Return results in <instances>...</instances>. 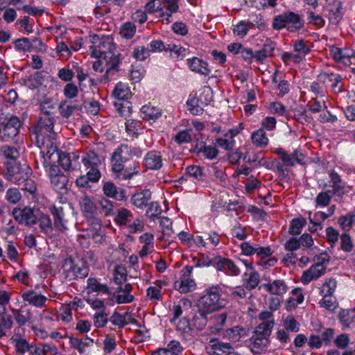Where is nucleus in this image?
Segmentation results:
<instances>
[{"label": "nucleus", "mask_w": 355, "mask_h": 355, "mask_svg": "<svg viewBox=\"0 0 355 355\" xmlns=\"http://www.w3.org/2000/svg\"><path fill=\"white\" fill-rule=\"evenodd\" d=\"M115 48L114 40L111 36L94 35L89 50L91 55L98 59L99 66L105 64L106 67H119L121 60L119 54L114 52Z\"/></svg>", "instance_id": "obj_1"}, {"label": "nucleus", "mask_w": 355, "mask_h": 355, "mask_svg": "<svg viewBox=\"0 0 355 355\" xmlns=\"http://www.w3.org/2000/svg\"><path fill=\"white\" fill-rule=\"evenodd\" d=\"M226 304L227 300L222 297V290L218 286L205 289L198 300L199 309L209 313L224 308Z\"/></svg>", "instance_id": "obj_2"}, {"label": "nucleus", "mask_w": 355, "mask_h": 355, "mask_svg": "<svg viewBox=\"0 0 355 355\" xmlns=\"http://www.w3.org/2000/svg\"><path fill=\"white\" fill-rule=\"evenodd\" d=\"M304 26L302 17L293 12H285L276 16L272 22V27L276 30L286 28L290 32H295Z\"/></svg>", "instance_id": "obj_3"}, {"label": "nucleus", "mask_w": 355, "mask_h": 355, "mask_svg": "<svg viewBox=\"0 0 355 355\" xmlns=\"http://www.w3.org/2000/svg\"><path fill=\"white\" fill-rule=\"evenodd\" d=\"M134 154L135 155L141 156V152L139 148L128 146L122 144L119 146L112 153L111 157L112 169L113 172H122L124 163H127L130 160L128 156Z\"/></svg>", "instance_id": "obj_4"}, {"label": "nucleus", "mask_w": 355, "mask_h": 355, "mask_svg": "<svg viewBox=\"0 0 355 355\" xmlns=\"http://www.w3.org/2000/svg\"><path fill=\"white\" fill-rule=\"evenodd\" d=\"M22 124L20 119L15 115L5 117L3 120L1 118L0 140L4 142L12 141L19 135Z\"/></svg>", "instance_id": "obj_5"}, {"label": "nucleus", "mask_w": 355, "mask_h": 355, "mask_svg": "<svg viewBox=\"0 0 355 355\" xmlns=\"http://www.w3.org/2000/svg\"><path fill=\"white\" fill-rule=\"evenodd\" d=\"M31 174V168L26 164L8 163L4 173L6 179L14 184H21Z\"/></svg>", "instance_id": "obj_6"}, {"label": "nucleus", "mask_w": 355, "mask_h": 355, "mask_svg": "<svg viewBox=\"0 0 355 355\" xmlns=\"http://www.w3.org/2000/svg\"><path fill=\"white\" fill-rule=\"evenodd\" d=\"M54 218V227L55 229L64 231L67 230L68 218L71 214V209L69 204H61L53 205L50 209Z\"/></svg>", "instance_id": "obj_7"}, {"label": "nucleus", "mask_w": 355, "mask_h": 355, "mask_svg": "<svg viewBox=\"0 0 355 355\" xmlns=\"http://www.w3.org/2000/svg\"><path fill=\"white\" fill-rule=\"evenodd\" d=\"M192 271V266L184 267L180 271V279L174 282V288L180 293H187L196 289V284L191 278Z\"/></svg>", "instance_id": "obj_8"}, {"label": "nucleus", "mask_w": 355, "mask_h": 355, "mask_svg": "<svg viewBox=\"0 0 355 355\" xmlns=\"http://www.w3.org/2000/svg\"><path fill=\"white\" fill-rule=\"evenodd\" d=\"M54 119L53 117L47 115L41 116L40 119L35 127V132L37 135V138L44 137L48 139H54L55 134L53 132Z\"/></svg>", "instance_id": "obj_9"}, {"label": "nucleus", "mask_w": 355, "mask_h": 355, "mask_svg": "<svg viewBox=\"0 0 355 355\" xmlns=\"http://www.w3.org/2000/svg\"><path fill=\"white\" fill-rule=\"evenodd\" d=\"M12 216L19 224L26 226H32L37 221V214L30 207L13 209Z\"/></svg>", "instance_id": "obj_10"}, {"label": "nucleus", "mask_w": 355, "mask_h": 355, "mask_svg": "<svg viewBox=\"0 0 355 355\" xmlns=\"http://www.w3.org/2000/svg\"><path fill=\"white\" fill-rule=\"evenodd\" d=\"M10 341L14 345L16 355H26V353L29 352L31 344L26 340L23 329L16 328Z\"/></svg>", "instance_id": "obj_11"}, {"label": "nucleus", "mask_w": 355, "mask_h": 355, "mask_svg": "<svg viewBox=\"0 0 355 355\" xmlns=\"http://www.w3.org/2000/svg\"><path fill=\"white\" fill-rule=\"evenodd\" d=\"M209 95V87H205L202 89L201 94L198 98L194 96H189V99L187 101L188 109L194 115H200L203 112V106L208 105V100L203 98V96Z\"/></svg>", "instance_id": "obj_12"}, {"label": "nucleus", "mask_w": 355, "mask_h": 355, "mask_svg": "<svg viewBox=\"0 0 355 355\" xmlns=\"http://www.w3.org/2000/svg\"><path fill=\"white\" fill-rule=\"evenodd\" d=\"M80 205L84 215L87 218L89 223L94 225L100 227V219L96 216L97 209L92 200L85 196L80 201Z\"/></svg>", "instance_id": "obj_13"}, {"label": "nucleus", "mask_w": 355, "mask_h": 355, "mask_svg": "<svg viewBox=\"0 0 355 355\" xmlns=\"http://www.w3.org/2000/svg\"><path fill=\"white\" fill-rule=\"evenodd\" d=\"M326 268L322 265L313 264L309 269L304 270L300 278L301 282L306 285L311 281L316 280L324 275Z\"/></svg>", "instance_id": "obj_14"}, {"label": "nucleus", "mask_w": 355, "mask_h": 355, "mask_svg": "<svg viewBox=\"0 0 355 355\" xmlns=\"http://www.w3.org/2000/svg\"><path fill=\"white\" fill-rule=\"evenodd\" d=\"M82 110V106L77 101H62L58 106V110L62 117L69 119L75 112Z\"/></svg>", "instance_id": "obj_15"}, {"label": "nucleus", "mask_w": 355, "mask_h": 355, "mask_svg": "<svg viewBox=\"0 0 355 355\" xmlns=\"http://www.w3.org/2000/svg\"><path fill=\"white\" fill-rule=\"evenodd\" d=\"M21 298L30 305L42 308L47 301V297L33 290H28L21 294Z\"/></svg>", "instance_id": "obj_16"}, {"label": "nucleus", "mask_w": 355, "mask_h": 355, "mask_svg": "<svg viewBox=\"0 0 355 355\" xmlns=\"http://www.w3.org/2000/svg\"><path fill=\"white\" fill-rule=\"evenodd\" d=\"M144 165L150 170H159L163 165V159L159 151L151 150L144 157Z\"/></svg>", "instance_id": "obj_17"}, {"label": "nucleus", "mask_w": 355, "mask_h": 355, "mask_svg": "<svg viewBox=\"0 0 355 355\" xmlns=\"http://www.w3.org/2000/svg\"><path fill=\"white\" fill-rule=\"evenodd\" d=\"M263 287L270 294L276 296H282L288 290V286L282 279H275L272 282L264 284Z\"/></svg>", "instance_id": "obj_18"}, {"label": "nucleus", "mask_w": 355, "mask_h": 355, "mask_svg": "<svg viewBox=\"0 0 355 355\" xmlns=\"http://www.w3.org/2000/svg\"><path fill=\"white\" fill-rule=\"evenodd\" d=\"M60 153L58 150L57 146L51 142L50 146H47V151L45 154L43 152H40V162L42 164L44 168H47L49 164L56 162Z\"/></svg>", "instance_id": "obj_19"}, {"label": "nucleus", "mask_w": 355, "mask_h": 355, "mask_svg": "<svg viewBox=\"0 0 355 355\" xmlns=\"http://www.w3.org/2000/svg\"><path fill=\"white\" fill-rule=\"evenodd\" d=\"M227 314L225 312L215 314L209 320V327L212 334L219 333L224 327Z\"/></svg>", "instance_id": "obj_20"}, {"label": "nucleus", "mask_w": 355, "mask_h": 355, "mask_svg": "<svg viewBox=\"0 0 355 355\" xmlns=\"http://www.w3.org/2000/svg\"><path fill=\"white\" fill-rule=\"evenodd\" d=\"M93 343L94 340L89 337L85 338L69 337V345L71 347L77 350L80 354H84L87 349L91 347Z\"/></svg>", "instance_id": "obj_21"}, {"label": "nucleus", "mask_w": 355, "mask_h": 355, "mask_svg": "<svg viewBox=\"0 0 355 355\" xmlns=\"http://www.w3.org/2000/svg\"><path fill=\"white\" fill-rule=\"evenodd\" d=\"M151 197V191L149 189H144L141 192L135 193L131 200L134 205L139 209H143L148 205Z\"/></svg>", "instance_id": "obj_22"}, {"label": "nucleus", "mask_w": 355, "mask_h": 355, "mask_svg": "<svg viewBox=\"0 0 355 355\" xmlns=\"http://www.w3.org/2000/svg\"><path fill=\"white\" fill-rule=\"evenodd\" d=\"M139 164L135 160H130L125 164H123L122 172H115L120 173L124 180L131 179L133 175L139 173Z\"/></svg>", "instance_id": "obj_23"}, {"label": "nucleus", "mask_w": 355, "mask_h": 355, "mask_svg": "<svg viewBox=\"0 0 355 355\" xmlns=\"http://www.w3.org/2000/svg\"><path fill=\"white\" fill-rule=\"evenodd\" d=\"M337 281L334 278L327 279L320 288L322 297H332L337 288Z\"/></svg>", "instance_id": "obj_24"}, {"label": "nucleus", "mask_w": 355, "mask_h": 355, "mask_svg": "<svg viewBox=\"0 0 355 355\" xmlns=\"http://www.w3.org/2000/svg\"><path fill=\"white\" fill-rule=\"evenodd\" d=\"M112 95L117 101H125L131 96V92L126 85L119 83L116 85Z\"/></svg>", "instance_id": "obj_25"}, {"label": "nucleus", "mask_w": 355, "mask_h": 355, "mask_svg": "<svg viewBox=\"0 0 355 355\" xmlns=\"http://www.w3.org/2000/svg\"><path fill=\"white\" fill-rule=\"evenodd\" d=\"M273 326V321L262 322L256 327L254 331V336L268 339V337L271 334Z\"/></svg>", "instance_id": "obj_26"}, {"label": "nucleus", "mask_w": 355, "mask_h": 355, "mask_svg": "<svg viewBox=\"0 0 355 355\" xmlns=\"http://www.w3.org/2000/svg\"><path fill=\"white\" fill-rule=\"evenodd\" d=\"M104 194L109 197L113 198L118 200H122L125 197L124 191L122 190L119 194L117 191V187L112 182H107L104 184L103 188Z\"/></svg>", "instance_id": "obj_27"}, {"label": "nucleus", "mask_w": 355, "mask_h": 355, "mask_svg": "<svg viewBox=\"0 0 355 355\" xmlns=\"http://www.w3.org/2000/svg\"><path fill=\"white\" fill-rule=\"evenodd\" d=\"M81 161L87 169H89L92 166H99L101 164L99 157L94 151H89L87 153H85L81 157Z\"/></svg>", "instance_id": "obj_28"}, {"label": "nucleus", "mask_w": 355, "mask_h": 355, "mask_svg": "<svg viewBox=\"0 0 355 355\" xmlns=\"http://www.w3.org/2000/svg\"><path fill=\"white\" fill-rule=\"evenodd\" d=\"M141 117L145 120H155L158 119L161 114V110L154 106L144 105L141 109Z\"/></svg>", "instance_id": "obj_29"}, {"label": "nucleus", "mask_w": 355, "mask_h": 355, "mask_svg": "<svg viewBox=\"0 0 355 355\" xmlns=\"http://www.w3.org/2000/svg\"><path fill=\"white\" fill-rule=\"evenodd\" d=\"M214 353L218 355H239L235 352L233 347L229 343H216L211 345Z\"/></svg>", "instance_id": "obj_30"}, {"label": "nucleus", "mask_w": 355, "mask_h": 355, "mask_svg": "<svg viewBox=\"0 0 355 355\" xmlns=\"http://www.w3.org/2000/svg\"><path fill=\"white\" fill-rule=\"evenodd\" d=\"M196 148L198 149V153H202L203 156L208 159L216 158L218 154V150L215 147L207 146L204 142L197 146Z\"/></svg>", "instance_id": "obj_31"}, {"label": "nucleus", "mask_w": 355, "mask_h": 355, "mask_svg": "<svg viewBox=\"0 0 355 355\" xmlns=\"http://www.w3.org/2000/svg\"><path fill=\"white\" fill-rule=\"evenodd\" d=\"M165 51H169L170 56L177 60H182L186 54L184 48L175 44H166Z\"/></svg>", "instance_id": "obj_32"}, {"label": "nucleus", "mask_w": 355, "mask_h": 355, "mask_svg": "<svg viewBox=\"0 0 355 355\" xmlns=\"http://www.w3.org/2000/svg\"><path fill=\"white\" fill-rule=\"evenodd\" d=\"M87 289L89 293L98 292L105 294H110V290L107 285L100 284L96 279L89 278L87 279Z\"/></svg>", "instance_id": "obj_33"}, {"label": "nucleus", "mask_w": 355, "mask_h": 355, "mask_svg": "<svg viewBox=\"0 0 355 355\" xmlns=\"http://www.w3.org/2000/svg\"><path fill=\"white\" fill-rule=\"evenodd\" d=\"M244 284L248 290L254 289L260 282L259 274L257 272H251L244 274Z\"/></svg>", "instance_id": "obj_34"}, {"label": "nucleus", "mask_w": 355, "mask_h": 355, "mask_svg": "<svg viewBox=\"0 0 355 355\" xmlns=\"http://www.w3.org/2000/svg\"><path fill=\"white\" fill-rule=\"evenodd\" d=\"M252 140L254 145L261 148L266 146L268 144V139L266 137L265 131L262 128H260L252 133Z\"/></svg>", "instance_id": "obj_35"}, {"label": "nucleus", "mask_w": 355, "mask_h": 355, "mask_svg": "<svg viewBox=\"0 0 355 355\" xmlns=\"http://www.w3.org/2000/svg\"><path fill=\"white\" fill-rule=\"evenodd\" d=\"M119 33L123 38L130 40L136 33V26L132 22H125L121 26Z\"/></svg>", "instance_id": "obj_36"}, {"label": "nucleus", "mask_w": 355, "mask_h": 355, "mask_svg": "<svg viewBox=\"0 0 355 355\" xmlns=\"http://www.w3.org/2000/svg\"><path fill=\"white\" fill-rule=\"evenodd\" d=\"M253 342L251 343V350L254 354H259L265 350L268 345V340L266 338L252 336Z\"/></svg>", "instance_id": "obj_37"}, {"label": "nucleus", "mask_w": 355, "mask_h": 355, "mask_svg": "<svg viewBox=\"0 0 355 355\" xmlns=\"http://www.w3.org/2000/svg\"><path fill=\"white\" fill-rule=\"evenodd\" d=\"M343 9L342 3L338 2L334 5V7L329 11V21L333 24H338L343 17L341 10Z\"/></svg>", "instance_id": "obj_38"}, {"label": "nucleus", "mask_w": 355, "mask_h": 355, "mask_svg": "<svg viewBox=\"0 0 355 355\" xmlns=\"http://www.w3.org/2000/svg\"><path fill=\"white\" fill-rule=\"evenodd\" d=\"M40 228L42 232L46 234L50 232L53 229V225L50 216L46 214H37V221Z\"/></svg>", "instance_id": "obj_39"}, {"label": "nucleus", "mask_w": 355, "mask_h": 355, "mask_svg": "<svg viewBox=\"0 0 355 355\" xmlns=\"http://www.w3.org/2000/svg\"><path fill=\"white\" fill-rule=\"evenodd\" d=\"M282 58L286 65L300 64L304 58L298 53L284 52L282 55Z\"/></svg>", "instance_id": "obj_40"}, {"label": "nucleus", "mask_w": 355, "mask_h": 355, "mask_svg": "<svg viewBox=\"0 0 355 355\" xmlns=\"http://www.w3.org/2000/svg\"><path fill=\"white\" fill-rule=\"evenodd\" d=\"M50 181L51 184L55 190L61 191L66 189L68 179L67 176H65L63 173H61L58 174V175L51 178Z\"/></svg>", "instance_id": "obj_41"}, {"label": "nucleus", "mask_w": 355, "mask_h": 355, "mask_svg": "<svg viewBox=\"0 0 355 355\" xmlns=\"http://www.w3.org/2000/svg\"><path fill=\"white\" fill-rule=\"evenodd\" d=\"M162 212V209L158 202H151L148 205L146 214L151 220H155Z\"/></svg>", "instance_id": "obj_42"}, {"label": "nucleus", "mask_w": 355, "mask_h": 355, "mask_svg": "<svg viewBox=\"0 0 355 355\" xmlns=\"http://www.w3.org/2000/svg\"><path fill=\"white\" fill-rule=\"evenodd\" d=\"M187 173L196 179L198 181H203L205 178V174L203 172L202 168L196 165L189 166L186 168Z\"/></svg>", "instance_id": "obj_43"}, {"label": "nucleus", "mask_w": 355, "mask_h": 355, "mask_svg": "<svg viewBox=\"0 0 355 355\" xmlns=\"http://www.w3.org/2000/svg\"><path fill=\"white\" fill-rule=\"evenodd\" d=\"M319 79L324 83H332L331 87L335 88L338 84L341 81L342 78L340 76L334 73H322L319 75Z\"/></svg>", "instance_id": "obj_44"}, {"label": "nucleus", "mask_w": 355, "mask_h": 355, "mask_svg": "<svg viewBox=\"0 0 355 355\" xmlns=\"http://www.w3.org/2000/svg\"><path fill=\"white\" fill-rule=\"evenodd\" d=\"M98 203L101 213L104 214L105 216H111L114 214V205L112 201L105 198H102L101 200H99Z\"/></svg>", "instance_id": "obj_45"}, {"label": "nucleus", "mask_w": 355, "mask_h": 355, "mask_svg": "<svg viewBox=\"0 0 355 355\" xmlns=\"http://www.w3.org/2000/svg\"><path fill=\"white\" fill-rule=\"evenodd\" d=\"M40 110L42 112V116L47 115L51 116L55 110V103L52 99L47 98L41 103Z\"/></svg>", "instance_id": "obj_46"}, {"label": "nucleus", "mask_w": 355, "mask_h": 355, "mask_svg": "<svg viewBox=\"0 0 355 355\" xmlns=\"http://www.w3.org/2000/svg\"><path fill=\"white\" fill-rule=\"evenodd\" d=\"M132 218V213L126 209H121L116 216H115L114 220L119 225H126L128 222H130Z\"/></svg>", "instance_id": "obj_47"}, {"label": "nucleus", "mask_w": 355, "mask_h": 355, "mask_svg": "<svg viewBox=\"0 0 355 355\" xmlns=\"http://www.w3.org/2000/svg\"><path fill=\"white\" fill-rule=\"evenodd\" d=\"M208 313L199 309L198 315L193 318L194 325L198 329L202 330L207 325L208 322L207 315Z\"/></svg>", "instance_id": "obj_48"}, {"label": "nucleus", "mask_w": 355, "mask_h": 355, "mask_svg": "<svg viewBox=\"0 0 355 355\" xmlns=\"http://www.w3.org/2000/svg\"><path fill=\"white\" fill-rule=\"evenodd\" d=\"M0 152L6 159L15 160L19 157V152L14 146L4 145L1 147Z\"/></svg>", "instance_id": "obj_49"}, {"label": "nucleus", "mask_w": 355, "mask_h": 355, "mask_svg": "<svg viewBox=\"0 0 355 355\" xmlns=\"http://www.w3.org/2000/svg\"><path fill=\"white\" fill-rule=\"evenodd\" d=\"M293 50L298 53L304 59L306 55L310 52L309 47L306 44L304 40H295L293 43Z\"/></svg>", "instance_id": "obj_50"}, {"label": "nucleus", "mask_w": 355, "mask_h": 355, "mask_svg": "<svg viewBox=\"0 0 355 355\" xmlns=\"http://www.w3.org/2000/svg\"><path fill=\"white\" fill-rule=\"evenodd\" d=\"M306 222L304 218L293 219L289 227V233L293 235L300 234L302 228L306 225Z\"/></svg>", "instance_id": "obj_51"}, {"label": "nucleus", "mask_w": 355, "mask_h": 355, "mask_svg": "<svg viewBox=\"0 0 355 355\" xmlns=\"http://www.w3.org/2000/svg\"><path fill=\"white\" fill-rule=\"evenodd\" d=\"M128 315V313L121 315L118 312H114L110 318V321L119 328H123L127 324L125 318Z\"/></svg>", "instance_id": "obj_52"}, {"label": "nucleus", "mask_w": 355, "mask_h": 355, "mask_svg": "<svg viewBox=\"0 0 355 355\" xmlns=\"http://www.w3.org/2000/svg\"><path fill=\"white\" fill-rule=\"evenodd\" d=\"M331 197V191L330 190L320 192L315 198L316 205L320 207L327 206L329 204Z\"/></svg>", "instance_id": "obj_53"}, {"label": "nucleus", "mask_w": 355, "mask_h": 355, "mask_svg": "<svg viewBox=\"0 0 355 355\" xmlns=\"http://www.w3.org/2000/svg\"><path fill=\"white\" fill-rule=\"evenodd\" d=\"M13 316L20 325H24L31 319V313L26 311L15 310Z\"/></svg>", "instance_id": "obj_54"}, {"label": "nucleus", "mask_w": 355, "mask_h": 355, "mask_svg": "<svg viewBox=\"0 0 355 355\" xmlns=\"http://www.w3.org/2000/svg\"><path fill=\"white\" fill-rule=\"evenodd\" d=\"M275 153L280 157L285 165L293 166L295 164L293 160V153L289 155L282 148H277Z\"/></svg>", "instance_id": "obj_55"}, {"label": "nucleus", "mask_w": 355, "mask_h": 355, "mask_svg": "<svg viewBox=\"0 0 355 355\" xmlns=\"http://www.w3.org/2000/svg\"><path fill=\"white\" fill-rule=\"evenodd\" d=\"M15 48L18 51H26L31 49V39L23 37L16 40L14 42Z\"/></svg>", "instance_id": "obj_56"}, {"label": "nucleus", "mask_w": 355, "mask_h": 355, "mask_svg": "<svg viewBox=\"0 0 355 355\" xmlns=\"http://www.w3.org/2000/svg\"><path fill=\"white\" fill-rule=\"evenodd\" d=\"M114 107L121 116H125L131 112L130 103L126 100L124 102L119 101L114 102Z\"/></svg>", "instance_id": "obj_57"}, {"label": "nucleus", "mask_w": 355, "mask_h": 355, "mask_svg": "<svg viewBox=\"0 0 355 355\" xmlns=\"http://www.w3.org/2000/svg\"><path fill=\"white\" fill-rule=\"evenodd\" d=\"M56 162H58L64 170H72L70 153L60 152Z\"/></svg>", "instance_id": "obj_58"}, {"label": "nucleus", "mask_w": 355, "mask_h": 355, "mask_svg": "<svg viewBox=\"0 0 355 355\" xmlns=\"http://www.w3.org/2000/svg\"><path fill=\"white\" fill-rule=\"evenodd\" d=\"M300 324L293 316H288L284 320V329L291 332H297L299 331Z\"/></svg>", "instance_id": "obj_59"}, {"label": "nucleus", "mask_w": 355, "mask_h": 355, "mask_svg": "<svg viewBox=\"0 0 355 355\" xmlns=\"http://www.w3.org/2000/svg\"><path fill=\"white\" fill-rule=\"evenodd\" d=\"M355 222V215L352 214H348L346 216H343L339 218V223L343 229L349 230L353 223Z\"/></svg>", "instance_id": "obj_60"}, {"label": "nucleus", "mask_w": 355, "mask_h": 355, "mask_svg": "<svg viewBox=\"0 0 355 355\" xmlns=\"http://www.w3.org/2000/svg\"><path fill=\"white\" fill-rule=\"evenodd\" d=\"M193 263L196 267H207L211 266L212 259L205 254H200L193 258Z\"/></svg>", "instance_id": "obj_61"}, {"label": "nucleus", "mask_w": 355, "mask_h": 355, "mask_svg": "<svg viewBox=\"0 0 355 355\" xmlns=\"http://www.w3.org/2000/svg\"><path fill=\"white\" fill-rule=\"evenodd\" d=\"M6 198L11 203H17L21 198L19 191L16 188H10L6 192Z\"/></svg>", "instance_id": "obj_62"}, {"label": "nucleus", "mask_w": 355, "mask_h": 355, "mask_svg": "<svg viewBox=\"0 0 355 355\" xmlns=\"http://www.w3.org/2000/svg\"><path fill=\"white\" fill-rule=\"evenodd\" d=\"M63 94L67 98H76L78 94V87L73 83H67L63 89Z\"/></svg>", "instance_id": "obj_63"}, {"label": "nucleus", "mask_w": 355, "mask_h": 355, "mask_svg": "<svg viewBox=\"0 0 355 355\" xmlns=\"http://www.w3.org/2000/svg\"><path fill=\"white\" fill-rule=\"evenodd\" d=\"M132 55L137 60H144L150 55V52L147 47L138 46L134 49Z\"/></svg>", "instance_id": "obj_64"}]
</instances>
